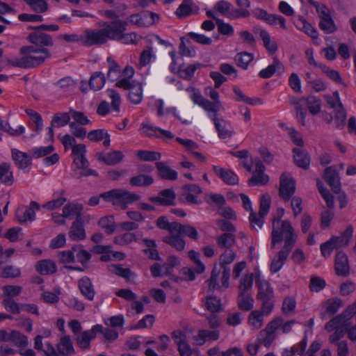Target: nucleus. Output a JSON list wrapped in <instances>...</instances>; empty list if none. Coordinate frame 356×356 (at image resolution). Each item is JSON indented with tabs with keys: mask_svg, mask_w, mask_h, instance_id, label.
Here are the masks:
<instances>
[{
	"mask_svg": "<svg viewBox=\"0 0 356 356\" xmlns=\"http://www.w3.org/2000/svg\"><path fill=\"white\" fill-rule=\"evenodd\" d=\"M105 81L104 74L101 72H96L91 75L88 86L93 90H99L104 86Z\"/></svg>",
	"mask_w": 356,
	"mask_h": 356,
	"instance_id": "46",
	"label": "nucleus"
},
{
	"mask_svg": "<svg viewBox=\"0 0 356 356\" xmlns=\"http://www.w3.org/2000/svg\"><path fill=\"white\" fill-rule=\"evenodd\" d=\"M29 29L33 30L32 33H31L28 35V40L38 46L40 48H44V47H52L54 45V41L51 36L38 28L37 26H28Z\"/></svg>",
	"mask_w": 356,
	"mask_h": 356,
	"instance_id": "7",
	"label": "nucleus"
},
{
	"mask_svg": "<svg viewBox=\"0 0 356 356\" xmlns=\"http://www.w3.org/2000/svg\"><path fill=\"white\" fill-rule=\"evenodd\" d=\"M204 268H181L179 276L172 277L175 282L180 280H195V274L200 275L204 272Z\"/></svg>",
	"mask_w": 356,
	"mask_h": 356,
	"instance_id": "39",
	"label": "nucleus"
},
{
	"mask_svg": "<svg viewBox=\"0 0 356 356\" xmlns=\"http://www.w3.org/2000/svg\"><path fill=\"white\" fill-rule=\"evenodd\" d=\"M205 307L208 311L212 313L220 312L221 310L220 299L216 296H207L206 298Z\"/></svg>",
	"mask_w": 356,
	"mask_h": 356,
	"instance_id": "58",
	"label": "nucleus"
},
{
	"mask_svg": "<svg viewBox=\"0 0 356 356\" xmlns=\"http://www.w3.org/2000/svg\"><path fill=\"white\" fill-rule=\"evenodd\" d=\"M324 98L330 108L334 110L336 128L341 129L346 124V111L340 100L339 92L334 91L332 95H325Z\"/></svg>",
	"mask_w": 356,
	"mask_h": 356,
	"instance_id": "3",
	"label": "nucleus"
},
{
	"mask_svg": "<svg viewBox=\"0 0 356 356\" xmlns=\"http://www.w3.org/2000/svg\"><path fill=\"white\" fill-rule=\"evenodd\" d=\"M11 153L12 159L18 168L25 170L31 165V157L28 154L17 149H13Z\"/></svg>",
	"mask_w": 356,
	"mask_h": 356,
	"instance_id": "20",
	"label": "nucleus"
},
{
	"mask_svg": "<svg viewBox=\"0 0 356 356\" xmlns=\"http://www.w3.org/2000/svg\"><path fill=\"white\" fill-rule=\"evenodd\" d=\"M260 277V273L258 270H255L254 273H248L245 276H243L241 280V283L239 285L240 291H245L252 288L253 280L255 279L257 282V279Z\"/></svg>",
	"mask_w": 356,
	"mask_h": 356,
	"instance_id": "43",
	"label": "nucleus"
},
{
	"mask_svg": "<svg viewBox=\"0 0 356 356\" xmlns=\"http://www.w3.org/2000/svg\"><path fill=\"white\" fill-rule=\"evenodd\" d=\"M230 268H213L207 280L210 291L227 289L229 286Z\"/></svg>",
	"mask_w": 356,
	"mask_h": 356,
	"instance_id": "5",
	"label": "nucleus"
},
{
	"mask_svg": "<svg viewBox=\"0 0 356 356\" xmlns=\"http://www.w3.org/2000/svg\"><path fill=\"white\" fill-rule=\"evenodd\" d=\"M56 348L60 356H67L75 353L71 339L67 335H63L60 337L59 343L56 345Z\"/></svg>",
	"mask_w": 356,
	"mask_h": 356,
	"instance_id": "24",
	"label": "nucleus"
},
{
	"mask_svg": "<svg viewBox=\"0 0 356 356\" xmlns=\"http://www.w3.org/2000/svg\"><path fill=\"white\" fill-rule=\"evenodd\" d=\"M72 250L76 254L77 261L81 263L82 265L86 264L91 258V253L83 249L82 245H74L72 247Z\"/></svg>",
	"mask_w": 356,
	"mask_h": 356,
	"instance_id": "53",
	"label": "nucleus"
},
{
	"mask_svg": "<svg viewBox=\"0 0 356 356\" xmlns=\"http://www.w3.org/2000/svg\"><path fill=\"white\" fill-rule=\"evenodd\" d=\"M103 29L98 30L87 29L83 31V46L101 45L107 42Z\"/></svg>",
	"mask_w": 356,
	"mask_h": 356,
	"instance_id": "9",
	"label": "nucleus"
},
{
	"mask_svg": "<svg viewBox=\"0 0 356 356\" xmlns=\"http://www.w3.org/2000/svg\"><path fill=\"white\" fill-rule=\"evenodd\" d=\"M154 182L152 177L144 174H140L138 175L131 177L129 180V184L133 186L142 187L149 186Z\"/></svg>",
	"mask_w": 356,
	"mask_h": 356,
	"instance_id": "45",
	"label": "nucleus"
},
{
	"mask_svg": "<svg viewBox=\"0 0 356 356\" xmlns=\"http://www.w3.org/2000/svg\"><path fill=\"white\" fill-rule=\"evenodd\" d=\"M213 170L216 175L226 184L236 185L238 183V177L233 171L218 165H213Z\"/></svg>",
	"mask_w": 356,
	"mask_h": 356,
	"instance_id": "19",
	"label": "nucleus"
},
{
	"mask_svg": "<svg viewBox=\"0 0 356 356\" xmlns=\"http://www.w3.org/2000/svg\"><path fill=\"white\" fill-rule=\"evenodd\" d=\"M284 71L285 68L283 63L277 56H274L273 63L266 68L261 70L259 73V76L263 79H269L275 74L277 76H280Z\"/></svg>",
	"mask_w": 356,
	"mask_h": 356,
	"instance_id": "15",
	"label": "nucleus"
},
{
	"mask_svg": "<svg viewBox=\"0 0 356 356\" xmlns=\"http://www.w3.org/2000/svg\"><path fill=\"white\" fill-rule=\"evenodd\" d=\"M138 234L136 232H125L122 234L115 236L113 238V243L120 246L128 245L132 242L138 241Z\"/></svg>",
	"mask_w": 356,
	"mask_h": 356,
	"instance_id": "37",
	"label": "nucleus"
},
{
	"mask_svg": "<svg viewBox=\"0 0 356 356\" xmlns=\"http://www.w3.org/2000/svg\"><path fill=\"white\" fill-rule=\"evenodd\" d=\"M307 104V106L309 113L315 115L320 113L321 109V100L314 96V95H309L305 100Z\"/></svg>",
	"mask_w": 356,
	"mask_h": 356,
	"instance_id": "47",
	"label": "nucleus"
},
{
	"mask_svg": "<svg viewBox=\"0 0 356 356\" xmlns=\"http://www.w3.org/2000/svg\"><path fill=\"white\" fill-rule=\"evenodd\" d=\"M178 222L176 221L169 222L165 216L159 217L156 221V227L161 229L166 230L170 234L175 233Z\"/></svg>",
	"mask_w": 356,
	"mask_h": 356,
	"instance_id": "44",
	"label": "nucleus"
},
{
	"mask_svg": "<svg viewBox=\"0 0 356 356\" xmlns=\"http://www.w3.org/2000/svg\"><path fill=\"white\" fill-rule=\"evenodd\" d=\"M257 299L261 302V309L267 314L272 312L275 307V293L273 287L268 282L261 277L257 279Z\"/></svg>",
	"mask_w": 356,
	"mask_h": 356,
	"instance_id": "2",
	"label": "nucleus"
},
{
	"mask_svg": "<svg viewBox=\"0 0 356 356\" xmlns=\"http://www.w3.org/2000/svg\"><path fill=\"white\" fill-rule=\"evenodd\" d=\"M1 304L5 309L8 312H11L14 314H18L20 313L21 307L15 301L14 299L11 298H4L2 300Z\"/></svg>",
	"mask_w": 356,
	"mask_h": 356,
	"instance_id": "62",
	"label": "nucleus"
},
{
	"mask_svg": "<svg viewBox=\"0 0 356 356\" xmlns=\"http://www.w3.org/2000/svg\"><path fill=\"white\" fill-rule=\"evenodd\" d=\"M323 178L325 182L330 186L334 193H339L341 191V182L339 173L334 166H330L325 168Z\"/></svg>",
	"mask_w": 356,
	"mask_h": 356,
	"instance_id": "13",
	"label": "nucleus"
},
{
	"mask_svg": "<svg viewBox=\"0 0 356 356\" xmlns=\"http://www.w3.org/2000/svg\"><path fill=\"white\" fill-rule=\"evenodd\" d=\"M69 238L72 241H83L86 238V234L81 220H74L68 232Z\"/></svg>",
	"mask_w": 356,
	"mask_h": 356,
	"instance_id": "21",
	"label": "nucleus"
},
{
	"mask_svg": "<svg viewBox=\"0 0 356 356\" xmlns=\"http://www.w3.org/2000/svg\"><path fill=\"white\" fill-rule=\"evenodd\" d=\"M142 243L147 247V249H145L143 252L149 259L154 260L160 259L159 252L156 250L157 245L155 241L144 238L142 240Z\"/></svg>",
	"mask_w": 356,
	"mask_h": 356,
	"instance_id": "42",
	"label": "nucleus"
},
{
	"mask_svg": "<svg viewBox=\"0 0 356 356\" xmlns=\"http://www.w3.org/2000/svg\"><path fill=\"white\" fill-rule=\"evenodd\" d=\"M40 205L35 201H31L29 207L18 208L15 215L19 223H25L33 221L35 218V210H39Z\"/></svg>",
	"mask_w": 356,
	"mask_h": 356,
	"instance_id": "12",
	"label": "nucleus"
},
{
	"mask_svg": "<svg viewBox=\"0 0 356 356\" xmlns=\"http://www.w3.org/2000/svg\"><path fill=\"white\" fill-rule=\"evenodd\" d=\"M272 312L266 313L264 309L252 311L248 318V324L254 330H259L264 325V316H269Z\"/></svg>",
	"mask_w": 356,
	"mask_h": 356,
	"instance_id": "18",
	"label": "nucleus"
},
{
	"mask_svg": "<svg viewBox=\"0 0 356 356\" xmlns=\"http://www.w3.org/2000/svg\"><path fill=\"white\" fill-rule=\"evenodd\" d=\"M254 302V298L248 292H239L237 303L240 309L244 311H250L253 308Z\"/></svg>",
	"mask_w": 356,
	"mask_h": 356,
	"instance_id": "33",
	"label": "nucleus"
},
{
	"mask_svg": "<svg viewBox=\"0 0 356 356\" xmlns=\"http://www.w3.org/2000/svg\"><path fill=\"white\" fill-rule=\"evenodd\" d=\"M65 191L63 189L57 191L53 193V200L46 202L42 207L47 210H54L60 207L67 202V198L64 197Z\"/></svg>",
	"mask_w": 356,
	"mask_h": 356,
	"instance_id": "26",
	"label": "nucleus"
},
{
	"mask_svg": "<svg viewBox=\"0 0 356 356\" xmlns=\"http://www.w3.org/2000/svg\"><path fill=\"white\" fill-rule=\"evenodd\" d=\"M176 194L173 188H168L161 191L158 196L149 197V201L160 206L168 207L175 204Z\"/></svg>",
	"mask_w": 356,
	"mask_h": 356,
	"instance_id": "11",
	"label": "nucleus"
},
{
	"mask_svg": "<svg viewBox=\"0 0 356 356\" xmlns=\"http://www.w3.org/2000/svg\"><path fill=\"white\" fill-rule=\"evenodd\" d=\"M137 156L144 161H157L161 159V154L154 151L139 150L137 152Z\"/></svg>",
	"mask_w": 356,
	"mask_h": 356,
	"instance_id": "57",
	"label": "nucleus"
},
{
	"mask_svg": "<svg viewBox=\"0 0 356 356\" xmlns=\"http://www.w3.org/2000/svg\"><path fill=\"white\" fill-rule=\"evenodd\" d=\"M279 222L280 220L276 218L273 221L271 248H274L276 243L282 241L283 235L285 236L284 243L282 249L273 257L270 267H282L296 242V236L291 222L289 220L282 221L280 229L276 227V223Z\"/></svg>",
	"mask_w": 356,
	"mask_h": 356,
	"instance_id": "1",
	"label": "nucleus"
},
{
	"mask_svg": "<svg viewBox=\"0 0 356 356\" xmlns=\"http://www.w3.org/2000/svg\"><path fill=\"white\" fill-rule=\"evenodd\" d=\"M219 338V330L202 329L198 330L197 334L193 337V340L196 346H202L207 341H217Z\"/></svg>",
	"mask_w": 356,
	"mask_h": 356,
	"instance_id": "16",
	"label": "nucleus"
},
{
	"mask_svg": "<svg viewBox=\"0 0 356 356\" xmlns=\"http://www.w3.org/2000/svg\"><path fill=\"white\" fill-rule=\"evenodd\" d=\"M319 27L327 34L332 33L337 30V26L331 16L321 19L319 22Z\"/></svg>",
	"mask_w": 356,
	"mask_h": 356,
	"instance_id": "55",
	"label": "nucleus"
},
{
	"mask_svg": "<svg viewBox=\"0 0 356 356\" xmlns=\"http://www.w3.org/2000/svg\"><path fill=\"white\" fill-rule=\"evenodd\" d=\"M322 307L327 314L332 316L343 307V302L339 298H332L323 302Z\"/></svg>",
	"mask_w": 356,
	"mask_h": 356,
	"instance_id": "31",
	"label": "nucleus"
},
{
	"mask_svg": "<svg viewBox=\"0 0 356 356\" xmlns=\"http://www.w3.org/2000/svg\"><path fill=\"white\" fill-rule=\"evenodd\" d=\"M54 85L58 87L60 90L63 92H67L72 90L75 86V82L74 80L69 76L62 78L57 82L54 83Z\"/></svg>",
	"mask_w": 356,
	"mask_h": 356,
	"instance_id": "63",
	"label": "nucleus"
},
{
	"mask_svg": "<svg viewBox=\"0 0 356 356\" xmlns=\"http://www.w3.org/2000/svg\"><path fill=\"white\" fill-rule=\"evenodd\" d=\"M296 191L295 180L286 175L282 173L280 177L279 195L284 201H289Z\"/></svg>",
	"mask_w": 356,
	"mask_h": 356,
	"instance_id": "10",
	"label": "nucleus"
},
{
	"mask_svg": "<svg viewBox=\"0 0 356 356\" xmlns=\"http://www.w3.org/2000/svg\"><path fill=\"white\" fill-rule=\"evenodd\" d=\"M318 67L322 72L326 74L330 79L335 81L337 83L344 84L339 72L335 70L331 69L328 66L320 63Z\"/></svg>",
	"mask_w": 356,
	"mask_h": 356,
	"instance_id": "54",
	"label": "nucleus"
},
{
	"mask_svg": "<svg viewBox=\"0 0 356 356\" xmlns=\"http://www.w3.org/2000/svg\"><path fill=\"white\" fill-rule=\"evenodd\" d=\"M155 165L158 175L162 179L173 181L177 179V172L163 162H156Z\"/></svg>",
	"mask_w": 356,
	"mask_h": 356,
	"instance_id": "30",
	"label": "nucleus"
},
{
	"mask_svg": "<svg viewBox=\"0 0 356 356\" xmlns=\"http://www.w3.org/2000/svg\"><path fill=\"white\" fill-rule=\"evenodd\" d=\"M106 95L111 100L112 110L119 113L121 104V97L119 92L113 89H108Z\"/></svg>",
	"mask_w": 356,
	"mask_h": 356,
	"instance_id": "59",
	"label": "nucleus"
},
{
	"mask_svg": "<svg viewBox=\"0 0 356 356\" xmlns=\"http://www.w3.org/2000/svg\"><path fill=\"white\" fill-rule=\"evenodd\" d=\"M216 243L221 249H232V247L236 243L235 236L232 233H224L217 237Z\"/></svg>",
	"mask_w": 356,
	"mask_h": 356,
	"instance_id": "40",
	"label": "nucleus"
},
{
	"mask_svg": "<svg viewBox=\"0 0 356 356\" xmlns=\"http://www.w3.org/2000/svg\"><path fill=\"white\" fill-rule=\"evenodd\" d=\"M293 159L296 165L299 168L307 170L310 163V157L308 153L298 148L293 149Z\"/></svg>",
	"mask_w": 356,
	"mask_h": 356,
	"instance_id": "29",
	"label": "nucleus"
},
{
	"mask_svg": "<svg viewBox=\"0 0 356 356\" xmlns=\"http://www.w3.org/2000/svg\"><path fill=\"white\" fill-rule=\"evenodd\" d=\"M170 236H166L163 238L162 241L170 245L171 247L175 248L177 251H182L185 248L186 241L185 240L181 237L179 234L176 233V234H171Z\"/></svg>",
	"mask_w": 356,
	"mask_h": 356,
	"instance_id": "34",
	"label": "nucleus"
},
{
	"mask_svg": "<svg viewBox=\"0 0 356 356\" xmlns=\"http://www.w3.org/2000/svg\"><path fill=\"white\" fill-rule=\"evenodd\" d=\"M180 236H187L193 240H197L199 238V234L196 228L189 224H181L178 222L177 230Z\"/></svg>",
	"mask_w": 356,
	"mask_h": 356,
	"instance_id": "32",
	"label": "nucleus"
},
{
	"mask_svg": "<svg viewBox=\"0 0 356 356\" xmlns=\"http://www.w3.org/2000/svg\"><path fill=\"white\" fill-rule=\"evenodd\" d=\"M269 181V177L265 173H254L248 183L249 186H264Z\"/></svg>",
	"mask_w": 356,
	"mask_h": 356,
	"instance_id": "60",
	"label": "nucleus"
},
{
	"mask_svg": "<svg viewBox=\"0 0 356 356\" xmlns=\"http://www.w3.org/2000/svg\"><path fill=\"white\" fill-rule=\"evenodd\" d=\"M128 22L120 19H116L104 24L105 36L107 41L110 40H118L120 35L127 30Z\"/></svg>",
	"mask_w": 356,
	"mask_h": 356,
	"instance_id": "8",
	"label": "nucleus"
},
{
	"mask_svg": "<svg viewBox=\"0 0 356 356\" xmlns=\"http://www.w3.org/2000/svg\"><path fill=\"white\" fill-rule=\"evenodd\" d=\"M31 61V56L24 55L21 58L9 60L8 63L13 67L26 69L33 67Z\"/></svg>",
	"mask_w": 356,
	"mask_h": 356,
	"instance_id": "51",
	"label": "nucleus"
},
{
	"mask_svg": "<svg viewBox=\"0 0 356 356\" xmlns=\"http://www.w3.org/2000/svg\"><path fill=\"white\" fill-rule=\"evenodd\" d=\"M124 155L121 151L115 150L104 154L99 153L97 158L99 161L105 163L109 165H113L119 163L124 159Z\"/></svg>",
	"mask_w": 356,
	"mask_h": 356,
	"instance_id": "22",
	"label": "nucleus"
},
{
	"mask_svg": "<svg viewBox=\"0 0 356 356\" xmlns=\"http://www.w3.org/2000/svg\"><path fill=\"white\" fill-rule=\"evenodd\" d=\"M79 288L81 294L88 300L94 299L95 291L90 280L84 277L79 281Z\"/></svg>",
	"mask_w": 356,
	"mask_h": 356,
	"instance_id": "28",
	"label": "nucleus"
},
{
	"mask_svg": "<svg viewBox=\"0 0 356 356\" xmlns=\"http://www.w3.org/2000/svg\"><path fill=\"white\" fill-rule=\"evenodd\" d=\"M201 65H202L200 63H195L193 65H189L184 69H181V67H179V75L184 79L190 80L193 76L196 70L200 68Z\"/></svg>",
	"mask_w": 356,
	"mask_h": 356,
	"instance_id": "64",
	"label": "nucleus"
},
{
	"mask_svg": "<svg viewBox=\"0 0 356 356\" xmlns=\"http://www.w3.org/2000/svg\"><path fill=\"white\" fill-rule=\"evenodd\" d=\"M14 181L11 164L6 162L0 163V183L6 186H11Z\"/></svg>",
	"mask_w": 356,
	"mask_h": 356,
	"instance_id": "25",
	"label": "nucleus"
},
{
	"mask_svg": "<svg viewBox=\"0 0 356 356\" xmlns=\"http://www.w3.org/2000/svg\"><path fill=\"white\" fill-rule=\"evenodd\" d=\"M100 327L93 326L90 330H86L78 334L76 338L77 345L83 350L90 348V341L96 337L98 330Z\"/></svg>",
	"mask_w": 356,
	"mask_h": 356,
	"instance_id": "17",
	"label": "nucleus"
},
{
	"mask_svg": "<svg viewBox=\"0 0 356 356\" xmlns=\"http://www.w3.org/2000/svg\"><path fill=\"white\" fill-rule=\"evenodd\" d=\"M353 227L352 225H349L340 236H332L330 239L333 241V244L335 245L337 249L343 248L348 245L350 240L353 236Z\"/></svg>",
	"mask_w": 356,
	"mask_h": 356,
	"instance_id": "27",
	"label": "nucleus"
},
{
	"mask_svg": "<svg viewBox=\"0 0 356 356\" xmlns=\"http://www.w3.org/2000/svg\"><path fill=\"white\" fill-rule=\"evenodd\" d=\"M98 225L105 230L107 234H111L115 232V225L113 216H104L98 221Z\"/></svg>",
	"mask_w": 356,
	"mask_h": 356,
	"instance_id": "49",
	"label": "nucleus"
},
{
	"mask_svg": "<svg viewBox=\"0 0 356 356\" xmlns=\"http://www.w3.org/2000/svg\"><path fill=\"white\" fill-rule=\"evenodd\" d=\"M140 199V196L131 193L127 191L119 190V196L118 200V204H120L122 209H125L127 207L128 204H131L134 202L138 201Z\"/></svg>",
	"mask_w": 356,
	"mask_h": 356,
	"instance_id": "35",
	"label": "nucleus"
},
{
	"mask_svg": "<svg viewBox=\"0 0 356 356\" xmlns=\"http://www.w3.org/2000/svg\"><path fill=\"white\" fill-rule=\"evenodd\" d=\"M83 206L81 204L69 203L65 204L63 208V216L69 218L71 216H76V220H81V214Z\"/></svg>",
	"mask_w": 356,
	"mask_h": 356,
	"instance_id": "36",
	"label": "nucleus"
},
{
	"mask_svg": "<svg viewBox=\"0 0 356 356\" xmlns=\"http://www.w3.org/2000/svg\"><path fill=\"white\" fill-rule=\"evenodd\" d=\"M282 321L283 318L281 316L275 317L271 320L265 328L259 332L257 337L259 343L269 348L276 339V331L282 325Z\"/></svg>",
	"mask_w": 356,
	"mask_h": 356,
	"instance_id": "4",
	"label": "nucleus"
},
{
	"mask_svg": "<svg viewBox=\"0 0 356 356\" xmlns=\"http://www.w3.org/2000/svg\"><path fill=\"white\" fill-rule=\"evenodd\" d=\"M253 58L254 56L252 54L242 51L235 56L234 60L237 66L245 70Z\"/></svg>",
	"mask_w": 356,
	"mask_h": 356,
	"instance_id": "48",
	"label": "nucleus"
},
{
	"mask_svg": "<svg viewBox=\"0 0 356 356\" xmlns=\"http://www.w3.org/2000/svg\"><path fill=\"white\" fill-rule=\"evenodd\" d=\"M255 33L259 32V36L264 43V46L270 54H274L277 50V44L275 40H272L270 34L265 30L259 28H254Z\"/></svg>",
	"mask_w": 356,
	"mask_h": 356,
	"instance_id": "23",
	"label": "nucleus"
},
{
	"mask_svg": "<svg viewBox=\"0 0 356 356\" xmlns=\"http://www.w3.org/2000/svg\"><path fill=\"white\" fill-rule=\"evenodd\" d=\"M149 13L147 11L141 13L133 14L129 17V23L137 26L138 27H144L152 25V22L148 21Z\"/></svg>",
	"mask_w": 356,
	"mask_h": 356,
	"instance_id": "38",
	"label": "nucleus"
},
{
	"mask_svg": "<svg viewBox=\"0 0 356 356\" xmlns=\"http://www.w3.org/2000/svg\"><path fill=\"white\" fill-rule=\"evenodd\" d=\"M236 252L231 248H227L219 257L220 267H226L230 265L236 259Z\"/></svg>",
	"mask_w": 356,
	"mask_h": 356,
	"instance_id": "50",
	"label": "nucleus"
},
{
	"mask_svg": "<svg viewBox=\"0 0 356 356\" xmlns=\"http://www.w3.org/2000/svg\"><path fill=\"white\" fill-rule=\"evenodd\" d=\"M355 312L353 307H348L342 314L334 317L329 321L325 326V328L328 332H332L337 329L346 330L350 325L349 320Z\"/></svg>",
	"mask_w": 356,
	"mask_h": 356,
	"instance_id": "6",
	"label": "nucleus"
},
{
	"mask_svg": "<svg viewBox=\"0 0 356 356\" xmlns=\"http://www.w3.org/2000/svg\"><path fill=\"white\" fill-rule=\"evenodd\" d=\"M31 9L38 13H42L47 10L48 5L44 0H24Z\"/></svg>",
	"mask_w": 356,
	"mask_h": 356,
	"instance_id": "61",
	"label": "nucleus"
},
{
	"mask_svg": "<svg viewBox=\"0 0 356 356\" xmlns=\"http://www.w3.org/2000/svg\"><path fill=\"white\" fill-rule=\"evenodd\" d=\"M129 99L134 104H138L143 99V86L136 81L129 90Z\"/></svg>",
	"mask_w": 356,
	"mask_h": 356,
	"instance_id": "41",
	"label": "nucleus"
},
{
	"mask_svg": "<svg viewBox=\"0 0 356 356\" xmlns=\"http://www.w3.org/2000/svg\"><path fill=\"white\" fill-rule=\"evenodd\" d=\"M70 120V113H56L51 120V127H63L67 125Z\"/></svg>",
	"mask_w": 356,
	"mask_h": 356,
	"instance_id": "52",
	"label": "nucleus"
},
{
	"mask_svg": "<svg viewBox=\"0 0 356 356\" xmlns=\"http://www.w3.org/2000/svg\"><path fill=\"white\" fill-rule=\"evenodd\" d=\"M215 127L218 131V136L221 139L230 138L234 134V128L231 124L223 119L218 118L216 115L211 117Z\"/></svg>",
	"mask_w": 356,
	"mask_h": 356,
	"instance_id": "14",
	"label": "nucleus"
},
{
	"mask_svg": "<svg viewBox=\"0 0 356 356\" xmlns=\"http://www.w3.org/2000/svg\"><path fill=\"white\" fill-rule=\"evenodd\" d=\"M107 63L108 64V71L107 76L111 81H115L120 74V65L111 57L107 58Z\"/></svg>",
	"mask_w": 356,
	"mask_h": 356,
	"instance_id": "56",
	"label": "nucleus"
}]
</instances>
